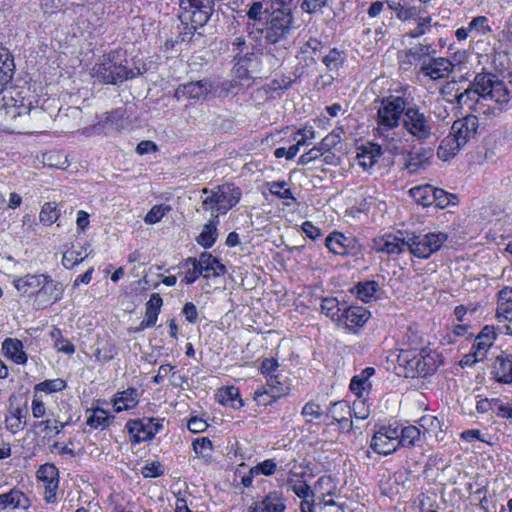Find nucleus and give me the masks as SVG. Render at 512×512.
<instances>
[{"label": "nucleus", "instance_id": "59", "mask_svg": "<svg viewBox=\"0 0 512 512\" xmlns=\"http://www.w3.org/2000/svg\"><path fill=\"white\" fill-rule=\"evenodd\" d=\"M328 3V0H302L300 8L308 14H315L321 11Z\"/></svg>", "mask_w": 512, "mask_h": 512}, {"label": "nucleus", "instance_id": "42", "mask_svg": "<svg viewBox=\"0 0 512 512\" xmlns=\"http://www.w3.org/2000/svg\"><path fill=\"white\" fill-rule=\"evenodd\" d=\"M398 434L399 446H415L421 442L422 431L416 426H407L400 428Z\"/></svg>", "mask_w": 512, "mask_h": 512}, {"label": "nucleus", "instance_id": "7", "mask_svg": "<svg viewBox=\"0 0 512 512\" xmlns=\"http://www.w3.org/2000/svg\"><path fill=\"white\" fill-rule=\"evenodd\" d=\"M127 60L122 59L120 52L104 55L102 60L93 68V77L104 84L117 85L134 76L127 67Z\"/></svg>", "mask_w": 512, "mask_h": 512}, {"label": "nucleus", "instance_id": "54", "mask_svg": "<svg viewBox=\"0 0 512 512\" xmlns=\"http://www.w3.org/2000/svg\"><path fill=\"white\" fill-rule=\"evenodd\" d=\"M170 210L171 208L168 205H155L146 214L144 221L147 224H155L159 222Z\"/></svg>", "mask_w": 512, "mask_h": 512}, {"label": "nucleus", "instance_id": "11", "mask_svg": "<svg viewBox=\"0 0 512 512\" xmlns=\"http://www.w3.org/2000/svg\"><path fill=\"white\" fill-rule=\"evenodd\" d=\"M126 428L136 443L151 440L163 428V419L142 418L129 420Z\"/></svg>", "mask_w": 512, "mask_h": 512}, {"label": "nucleus", "instance_id": "30", "mask_svg": "<svg viewBox=\"0 0 512 512\" xmlns=\"http://www.w3.org/2000/svg\"><path fill=\"white\" fill-rule=\"evenodd\" d=\"M4 355L16 364H25L27 355L23 350V343L16 338H6L2 344Z\"/></svg>", "mask_w": 512, "mask_h": 512}, {"label": "nucleus", "instance_id": "49", "mask_svg": "<svg viewBox=\"0 0 512 512\" xmlns=\"http://www.w3.org/2000/svg\"><path fill=\"white\" fill-rule=\"evenodd\" d=\"M66 387L64 380L57 378L45 380L34 386L36 392L54 393L63 390Z\"/></svg>", "mask_w": 512, "mask_h": 512}, {"label": "nucleus", "instance_id": "25", "mask_svg": "<svg viewBox=\"0 0 512 512\" xmlns=\"http://www.w3.org/2000/svg\"><path fill=\"white\" fill-rule=\"evenodd\" d=\"M353 243L354 239L346 237L341 232H333L325 240V245L330 252L342 256L350 253Z\"/></svg>", "mask_w": 512, "mask_h": 512}, {"label": "nucleus", "instance_id": "40", "mask_svg": "<svg viewBox=\"0 0 512 512\" xmlns=\"http://www.w3.org/2000/svg\"><path fill=\"white\" fill-rule=\"evenodd\" d=\"M419 426L420 429H423V435L428 433L437 439H444L445 433L442 430V423L436 416L425 415L421 417L419 420Z\"/></svg>", "mask_w": 512, "mask_h": 512}, {"label": "nucleus", "instance_id": "13", "mask_svg": "<svg viewBox=\"0 0 512 512\" xmlns=\"http://www.w3.org/2000/svg\"><path fill=\"white\" fill-rule=\"evenodd\" d=\"M403 125L405 129L419 140L426 139L430 136V127L424 114L420 113L417 108L406 107L403 116Z\"/></svg>", "mask_w": 512, "mask_h": 512}, {"label": "nucleus", "instance_id": "55", "mask_svg": "<svg viewBox=\"0 0 512 512\" xmlns=\"http://www.w3.org/2000/svg\"><path fill=\"white\" fill-rule=\"evenodd\" d=\"M277 470V463L273 459H266L252 467V474L273 475Z\"/></svg>", "mask_w": 512, "mask_h": 512}, {"label": "nucleus", "instance_id": "56", "mask_svg": "<svg viewBox=\"0 0 512 512\" xmlns=\"http://www.w3.org/2000/svg\"><path fill=\"white\" fill-rule=\"evenodd\" d=\"M470 32H475L478 35H485L491 31L488 25V19L485 16H478L474 18L468 26Z\"/></svg>", "mask_w": 512, "mask_h": 512}, {"label": "nucleus", "instance_id": "31", "mask_svg": "<svg viewBox=\"0 0 512 512\" xmlns=\"http://www.w3.org/2000/svg\"><path fill=\"white\" fill-rule=\"evenodd\" d=\"M380 292V285L374 280H366L358 282L352 289L351 293L363 302H370L377 298Z\"/></svg>", "mask_w": 512, "mask_h": 512}, {"label": "nucleus", "instance_id": "51", "mask_svg": "<svg viewBox=\"0 0 512 512\" xmlns=\"http://www.w3.org/2000/svg\"><path fill=\"white\" fill-rule=\"evenodd\" d=\"M287 183L285 181H274L268 183V189L271 194L277 196L280 199H290L295 201V197L291 189L286 188Z\"/></svg>", "mask_w": 512, "mask_h": 512}, {"label": "nucleus", "instance_id": "23", "mask_svg": "<svg viewBox=\"0 0 512 512\" xmlns=\"http://www.w3.org/2000/svg\"><path fill=\"white\" fill-rule=\"evenodd\" d=\"M197 264L200 266L202 271V277L210 278L224 275L226 273V267L212 254L203 252L197 258Z\"/></svg>", "mask_w": 512, "mask_h": 512}, {"label": "nucleus", "instance_id": "53", "mask_svg": "<svg viewBox=\"0 0 512 512\" xmlns=\"http://www.w3.org/2000/svg\"><path fill=\"white\" fill-rule=\"evenodd\" d=\"M192 447L194 452L203 458H209L211 457L212 452V442L207 437H200L196 438L193 443Z\"/></svg>", "mask_w": 512, "mask_h": 512}, {"label": "nucleus", "instance_id": "60", "mask_svg": "<svg viewBox=\"0 0 512 512\" xmlns=\"http://www.w3.org/2000/svg\"><path fill=\"white\" fill-rule=\"evenodd\" d=\"M109 417L105 410L103 409H95L93 414L88 418L87 424L92 428H98L99 426H104L108 423Z\"/></svg>", "mask_w": 512, "mask_h": 512}, {"label": "nucleus", "instance_id": "36", "mask_svg": "<svg viewBox=\"0 0 512 512\" xmlns=\"http://www.w3.org/2000/svg\"><path fill=\"white\" fill-rule=\"evenodd\" d=\"M219 219L211 218L204 226L201 233L196 238L197 243L203 248H210L217 240V225Z\"/></svg>", "mask_w": 512, "mask_h": 512}, {"label": "nucleus", "instance_id": "32", "mask_svg": "<svg viewBox=\"0 0 512 512\" xmlns=\"http://www.w3.org/2000/svg\"><path fill=\"white\" fill-rule=\"evenodd\" d=\"M421 71L432 80L444 78L448 74V59L442 57L429 59L428 62L423 63Z\"/></svg>", "mask_w": 512, "mask_h": 512}, {"label": "nucleus", "instance_id": "45", "mask_svg": "<svg viewBox=\"0 0 512 512\" xmlns=\"http://www.w3.org/2000/svg\"><path fill=\"white\" fill-rule=\"evenodd\" d=\"M422 342V335L417 328L408 326L403 332L401 337V343L403 346H407L406 349H418V346Z\"/></svg>", "mask_w": 512, "mask_h": 512}, {"label": "nucleus", "instance_id": "20", "mask_svg": "<svg viewBox=\"0 0 512 512\" xmlns=\"http://www.w3.org/2000/svg\"><path fill=\"white\" fill-rule=\"evenodd\" d=\"M286 499L279 491H270L263 498L254 501L250 507V512H284L286 509Z\"/></svg>", "mask_w": 512, "mask_h": 512}, {"label": "nucleus", "instance_id": "8", "mask_svg": "<svg viewBox=\"0 0 512 512\" xmlns=\"http://www.w3.org/2000/svg\"><path fill=\"white\" fill-rule=\"evenodd\" d=\"M293 16L291 8H275L266 17L264 26L257 28L269 44H279L286 40L291 31Z\"/></svg>", "mask_w": 512, "mask_h": 512}, {"label": "nucleus", "instance_id": "24", "mask_svg": "<svg viewBox=\"0 0 512 512\" xmlns=\"http://www.w3.org/2000/svg\"><path fill=\"white\" fill-rule=\"evenodd\" d=\"M375 374L373 367H366L359 374L352 377L350 381V390L358 398H362L366 392L372 388L370 378Z\"/></svg>", "mask_w": 512, "mask_h": 512}, {"label": "nucleus", "instance_id": "39", "mask_svg": "<svg viewBox=\"0 0 512 512\" xmlns=\"http://www.w3.org/2000/svg\"><path fill=\"white\" fill-rule=\"evenodd\" d=\"M345 305V302L340 303L336 298L328 297L322 300L321 311L333 322L338 324L339 320L342 319L341 315H343Z\"/></svg>", "mask_w": 512, "mask_h": 512}, {"label": "nucleus", "instance_id": "41", "mask_svg": "<svg viewBox=\"0 0 512 512\" xmlns=\"http://www.w3.org/2000/svg\"><path fill=\"white\" fill-rule=\"evenodd\" d=\"M410 195L416 203L423 206H431L435 202L434 187L431 185L413 187Z\"/></svg>", "mask_w": 512, "mask_h": 512}, {"label": "nucleus", "instance_id": "46", "mask_svg": "<svg viewBox=\"0 0 512 512\" xmlns=\"http://www.w3.org/2000/svg\"><path fill=\"white\" fill-rule=\"evenodd\" d=\"M184 267H187L185 272L183 282L186 284H192L195 282L200 276H202V271L200 266L197 264V258L189 257L183 263Z\"/></svg>", "mask_w": 512, "mask_h": 512}, {"label": "nucleus", "instance_id": "50", "mask_svg": "<svg viewBox=\"0 0 512 512\" xmlns=\"http://www.w3.org/2000/svg\"><path fill=\"white\" fill-rule=\"evenodd\" d=\"M234 61H240L254 74L260 71L259 57L253 52H245L243 55L235 54Z\"/></svg>", "mask_w": 512, "mask_h": 512}, {"label": "nucleus", "instance_id": "16", "mask_svg": "<svg viewBox=\"0 0 512 512\" xmlns=\"http://www.w3.org/2000/svg\"><path fill=\"white\" fill-rule=\"evenodd\" d=\"M37 478L44 483V500L55 503L59 484V472L54 464L46 463L37 471Z\"/></svg>", "mask_w": 512, "mask_h": 512}, {"label": "nucleus", "instance_id": "6", "mask_svg": "<svg viewBox=\"0 0 512 512\" xmlns=\"http://www.w3.org/2000/svg\"><path fill=\"white\" fill-rule=\"evenodd\" d=\"M182 23H190L188 31L180 33L181 41H190L194 32L203 27L214 12V0H180Z\"/></svg>", "mask_w": 512, "mask_h": 512}, {"label": "nucleus", "instance_id": "17", "mask_svg": "<svg viewBox=\"0 0 512 512\" xmlns=\"http://www.w3.org/2000/svg\"><path fill=\"white\" fill-rule=\"evenodd\" d=\"M496 316L498 322L508 321L507 324L499 326L501 332L512 335V288L504 287L498 293Z\"/></svg>", "mask_w": 512, "mask_h": 512}, {"label": "nucleus", "instance_id": "22", "mask_svg": "<svg viewBox=\"0 0 512 512\" xmlns=\"http://www.w3.org/2000/svg\"><path fill=\"white\" fill-rule=\"evenodd\" d=\"M493 378L502 384L512 383V354L502 353L495 358L491 371Z\"/></svg>", "mask_w": 512, "mask_h": 512}, {"label": "nucleus", "instance_id": "34", "mask_svg": "<svg viewBox=\"0 0 512 512\" xmlns=\"http://www.w3.org/2000/svg\"><path fill=\"white\" fill-rule=\"evenodd\" d=\"M216 399L220 404L233 409H240L244 405L239 389L234 386L220 388L216 393Z\"/></svg>", "mask_w": 512, "mask_h": 512}, {"label": "nucleus", "instance_id": "29", "mask_svg": "<svg viewBox=\"0 0 512 512\" xmlns=\"http://www.w3.org/2000/svg\"><path fill=\"white\" fill-rule=\"evenodd\" d=\"M138 390L135 388H128L127 390L118 392L113 400V407L115 412H122L134 408L139 400Z\"/></svg>", "mask_w": 512, "mask_h": 512}, {"label": "nucleus", "instance_id": "63", "mask_svg": "<svg viewBox=\"0 0 512 512\" xmlns=\"http://www.w3.org/2000/svg\"><path fill=\"white\" fill-rule=\"evenodd\" d=\"M233 73H234V76L239 81H243V80L249 81L250 79H252L254 77V73L251 70H249V68L244 66L243 63L240 61H235V65L233 67Z\"/></svg>", "mask_w": 512, "mask_h": 512}, {"label": "nucleus", "instance_id": "15", "mask_svg": "<svg viewBox=\"0 0 512 512\" xmlns=\"http://www.w3.org/2000/svg\"><path fill=\"white\" fill-rule=\"evenodd\" d=\"M407 237L402 232L397 234H385L375 238L372 248L378 253H386L388 255H400L408 250Z\"/></svg>", "mask_w": 512, "mask_h": 512}, {"label": "nucleus", "instance_id": "28", "mask_svg": "<svg viewBox=\"0 0 512 512\" xmlns=\"http://www.w3.org/2000/svg\"><path fill=\"white\" fill-rule=\"evenodd\" d=\"M162 304L163 300L158 293H153L150 296V299L146 303L145 319L141 321L140 329H146L155 326Z\"/></svg>", "mask_w": 512, "mask_h": 512}, {"label": "nucleus", "instance_id": "43", "mask_svg": "<svg viewBox=\"0 0 512 512\" xmlns=\"http://www.w3.org/2000/svg\"><path fill=\"white\" fill-rule=\"evenodd\" d=\"M60 217V211L54 202H46L41 208L39 220L44 225L54 224Z\"/></svg>", "mask_w": 512, "mask_h": 512}, {"label": "nucleus", "instance_id": "35", "mask_svg": "<svg viewBox=\"0 0 512 512\" xmlns=\"http://www.w3.org/2000/svg\"><path fill=\"white\" fill-rule=\"evenodd\" d=\"M42 281H45V275L27 274L13 281L15 288L22 294H34L40 288Z\"/></svg>", "mask_w": 512, "mask_h": 512}, {"label": "nucleus", "instance_id": "19", "mask_svg": "<svg viewBox=\"0 0 512 512\" xmlns=\"http://www.w3.org/2000/svg\"><path fill=\"white\" fill-rule=\"evenodd\" d=\"M341 318L337 325L355 332V328L362 327L368 321L370 312L365 307L346 304Z\"/></svg>", "mask_w": 512, "mask_h": 512}, {"label": "nucleus", "instance_id": "26", "mask_svg": "<svg viewBox=\"0 0 512 512\" xmlns=\"http://www.w3.org/2000/svg\"><path fill=\"white\" fill-rule=\"evenodd\" d=\"M5 114L8 120L14 122V126L12 128L13 131L18 133L28 132L30 127L27 124L31 115L30 110L26 107H10L6 110Z\"/></svg>", "mask_w": 512, "mask_h": 512}, {"label": "nucleus", "instance_id": "61", "mask_svg": "<svg viewBox=\"0 0 512 512\" xmlns=\"http://www.w3.org/2000/svg\"><path fill=\"white\" fill-rule=\"evenodd\" d=\"M291 488L292 491L302 500L311 499L314 496L313 491L311 490L310 486L306 484L305 481L297 480L292 484Z\"/></svg>", "mask_w": 512, "mask_h": 512}, {"label": "nucleus", "instance_id": "5", "mask_svg": "<svg viewBox=\"0 0 512 512\" xmlns=\"http://www.w3.org/2000/svg\"><path fill=\"white\" fill-rule=\"evenodd\" d=\"M202 208L211 212L212 218L218 219L220 215L226 214L241 199L242 192L233 183H224L214 189L203 188Z\"/></svg>", "mask_w": 512, "mask_h": 512}, {"label": "nucleus", "instance_id": "14", "mask_svg": "<svg viewBox=\"0 0 512 512\" xmlns=\"http://www.w3.org/2000/svg\"><path fill=\"white\" fill-rule=\"evenodd\" d=\"M214 92H216L214 83L209 79H203L179 85L174 96L178 100L182 98L199 100Z\"/></svg>", "mask_w": 512, "mask_h": 512}, {"label": "nucleus", "instance_id": "2", "mask_svg": "<svg viewBox=\"0 0 512 512\" xmlns=\"http://www.w3.org/2000/svg\"><path fill=\"white\" fill-rule=\"evenodd\" d=\"M406 100L400 96L384 97L377 109L374 135L386 142L387 149L394 153L402 152V138L395 131L399 127L402 116L406 111Z\"/></svg>", "mask_w": 512, "mask_h": 512}, {"label": "nucleus", "instance_id": "12", "mask_svg": "<svg viewBox=\"0 0 512 512\" xmlns=\"http://www.w3.org/2000/svg\"><path fill=\"white\" fill-rule=\"evenodd\" d=\"M496 340V333L494 327L486 325L483 327L478 336L474 339L472 346V354L466 355L461 361L463 365H467L470 362L474 363L482 360L489 348L493 345Z\"/></svg>", "mask_w": 512, "mask_h": 512}, {"label": "nucleus", "instance_id": "18", "mask_svg": "<svg viewBox=\"0 0 512 512\" xmlns=\"http://www.w3.org/2000/svg\"><path fill=\"white\" fill-rule=\"evenodd\" d=\"M31 506L29 497L17 487L7 492L0 493V510L25 511Z\"/></svg>", "mask_w": 512, "mask_h": 512}, {"label": "nucleus", "instance_id": "52", "mask_svg": "<svg viewBox=\"0 0 512 512\" xmlns=\"http://www.w3.org/2000/svg\"><path fill=\"white\" fill-rule=\"evenodd\" d=\"M267 8L264 7L261 1H254L251 3L248 11L247 17L249 20H253L255 22H265V17L269 14Z\"/></svg>", "mask_w": 512, "mask_h": 512}, {"label": "nucleus", "instance_id": "57", "mask_svg": "<svg viewBox=\"0 0 512 512\" xmlns=\"http://www.w3.org/2000/svg\"><path fill=\"white\" fill-rule=\"evenodd\" d=\"M35 427H41L46 435H51L52 433L57 435L65 427V424L58 420L52 421L48 419L38 422L37 424H35Z\"/></svg>", "mask_w": 512, "mask_h": 512}, {"label": "nucleus", "instance_id": "37", "mask_svg": "<svg viewBox=\"0 0 512 512\" xmlns=\"http://www.w3.org/2000/svg\"><path fill=\"white\" fill-rule=\"evenodd\" d=\"M347 55L344 50L338 48H329L327 53L322 56V63L328 71H338L346 62Z\"/></svg>", "mask_w": 512, "mask_h": 512}, {"label": "nucleus", "instance_id": "1", "mask_svg": "<svg viewBox=\"0 0 512 512\" xmlns=\"http://www.w3.org/2000/svg\"><path fill=\"white\" fill-rule=\"evenodd\" d=\"M512 99V70L504 79L487 73L478 74L457 96L461 108L475 109L484 115H495Z\"/></svg>", "mask_w": 512, "mask_h": 512}, {"label": "nucleus", "instance_id": "47", "mask_svg": "<svg viewBox=\"0 0 512 512\" xmlns=\"http://www.w3.org/2000/svg\"><path fill=\"white\" fill-rule=\"evenodd\" d=\"M83 251V247H79V249L72 247V249L65 251L62 257L63 266L67 269H71L82 262L87 256H82Z\"/></svg>", "mask_w": 512, "mask_h": 512}, {"label": "nucleus", "instance_id": "38", "mask_svg": "<svg viewBox=\"0 0 512 512\" xmlns=\"http://www.w3.org/2000/svg\"><path fill=\"white\" fill-rule=\"evenodd\" d=\"M286 377L278 373L266 378L267 390L271 392V398L279 399L289 392V384Z\"/></svg>", "mask_w": 512, "mask_h": 512}, {"label": "nucleus", "instance_id": "4", "mask_svg": "<svg viewBox=\"0 0 512 512\" xmlns=\"http://www.w3.org/2000/svg\"><path fill=\"white\" fill-rule=\"evenodd\" d=\"M396 373L405 378L424 377L435 370L433 357L423 349H396L389 355Z\"/></svg>", "mask_w": 512, "mask_h": 512}, {"label": "nucleus", "instance_id": "10", "mask_svg": "<svg viewBox=\"0 0 512 512\" xmlns=\"http://www.w3.org/2000/svg\"><path fill=\"white\" fill-rule=\"evenodd\" d=\"M397 433H400L397 424L380 426L371 439L370 448L378 454H392L399 447Z\"/></svg>", "mask_w": 512, "mask_h": 512}, {"label": "nucleus", "instance_id": "33", "mask_svg": "<svg viewBox=\"0 0 512 512\" xmlns=\"http://www.w3.org/2000/svg\"><path fill=\"white\" fill-rule=\"evenodd\" d=\"M431 156V150L422 149L421 151L409 152L404 163V169L408 174H417L426 167V162Z\"/></svg>", "mask_w": 512, "mask_h": 512}, {"label": "nucleus", "instance_id": "27", "mask_svg": "<svg viewBox=\"0 0 512 512\" xmlns=\"http://www.w3.org/2000/svg\"><path fill=\"white\" fill-rule=\"evenodd\" d=\"M14 61L12 55L0 44V93L12 79L14 74Z\"/></svg>", "mask_w": 512, "mask_h": 512}, {"label": "nucleus", "instance_id": "3", "mask_svg": "<svg viewBox=\"0 0 512 512\" xmlns=\"http://www.w3.org/2000/svg\"><path fill=\"white\" fill-rule=\"evenodd\" d=\"M450 94L455 92L454 99L450 100V105H452V110L455 111V114L462 115L463 117L457 119L453 122L450 127V156L455 155L464 145L467 144L471 136L476 132L478 127V120L475 115H472L471 112H476L475 109L461 108L457 104V96L460 94V88L456 87L455 76L450 77ZM463 91H461L462 93ZM479 114H481L479 112Z\"/></svg>", "mask_w": 512, "mask_h": 512}, {"label": "nucleus", "instance_id": "64", "mask_svg": "<svg viewBox=\"0 0 512 512\" xmlns=\"http://www.w3.org/2000/svg\"><path fill=\"white\" fill-rule=\"evenodd\" d=\"M278 368L279 363L276 359L266 358L262 361L260 370L261 373L265 375L266 378H268L269 376L277 375L278 373L276 372L278 371Z\"/></svg>", "mask_w": 512, "mask_h": 512}, {"label": "nucleus", "instance_id": "58", "mask_svg": "<svg viewBox=\"0 0 512 512\" xmlns=\"http://www.w3.org/2000/svg\"><path fill=\"white\" fill-rule=\"evenodd\" d=\"M323 411L320 405L314 402H308L304 405L302 409V415L305 417L307 422H312L315 419H319Z\"/></svg>", "mask_w": 512, "mask_h": 512}, {"label": "nucleus", "instance_id": "21", "mask_svg": "<svg viewBox=\"0 0 512 512\" xmlns=\"http://www.w3.org/2000/svg\"><path fill=\"white\" fill-rule=\"evenodd\" d=\"M62 294V284L45 275V281H42L40 288L37 291L38 305L46 307L49 304H53L62 297Z\"/></svg>", "mask_w": 512, "mask_h": 512}, {"label": "nucleus", "instance_id": "48", "mask_svg": "<svg viewBox=\"0 0 512 512\" xmlns=\"http://www.w3.org/2000/svg\"><path fill=\"white\" fill-rule=\"evenodd\" d=\"M467 58L466 51L455 52L452 59H450V75L456 73V71H465V74H468Z\"/></svg>", "mask_w": 512, "mask_h": 512}, {"label": "nucleus", "instance_id": "62", "mask_svg": "<svg viewBox=\"0 0 512 512\" xmlns=\"http://www.w3.org/2000/svg\"><path fill=\"white\" fill-rule=\"evenodd\" d=\"M357 160L359 166H361L363 169L371 168L377 162L375 156H373V154L369 152L366 147H363L358 153Z\"/></svg>", "mask_w": 512, "mask_h": 512}, {"label": "nucleus", "instance_id": "44", "mask_svg": "<svg viewBox=\"0 0 512 512\" xmlns=\"http://www.w3.org/2000/svg\"><path fill=\"white\" fill-rule=\"evenodd\" d=\"M345 415L352 417V409L345 401L332 403L327 411V417H330L333 421L343 420Z\"/></svg>", "mask_w": 512, "mask_h": 512}, {"label": "nucleus", "instance_id": "9", "mask_svg": "<svg viewBox=\"0 0 512 512\" xmlns=\"http://www.w3.org/2000/svg\"><path fill=\"white\" fill-rule=\"evenodd\" d=\"M446 239L447 235L443 233L407 234L408 251L415 257L428 258Z\"/></svg>", "mask_w": 512, "mask_h": 512}]
</instances>
